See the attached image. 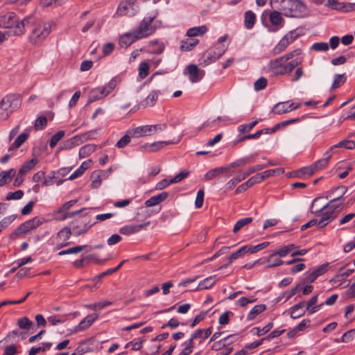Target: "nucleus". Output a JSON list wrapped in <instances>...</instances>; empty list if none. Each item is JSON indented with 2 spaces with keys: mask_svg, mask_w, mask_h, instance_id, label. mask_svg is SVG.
I'll return each instance as SVG.
<instances>
[{
  "mask_svg": "<svg viewBox=\"0 0 355 355\" xmlns=\"http://www.w3.org/2000/svg\"><path fill=\"white\" fill-rule=\"evenodd\" d=\"M171 144H173V142L168 141H156L151 144H146L144 146V148L146 149L148 152H155L158 150L162 148L164 146L166 145H169Z\"/></svg>",
  "mask_w": 355,
  "mask_h": 355,
  "instance_id": "c756f323",
  "label": "nucleus"
},
{
  "mask_svg": "<svg viewBox=\"0 0 355 355\" xmlns=\"http://www.w3.org/2000/svg\"><path fill=\"white\" fill-rule=\"evenodd\" d=\"M252 218L251 217H248V218H242V219H240L239 220L236 224L234 225V227L233 228V232L234 233H236L237 232H239L241 228H243V227H245V225L250 224L252 221Z\"/></svg>",
  "mask_w": 355,
  "mask_h": 355,
  "instance_id": "a18cd8bd",
  "label": "nucleus"
},
{
  "mask_svg": "<svg viewBox=\"0 0 355 355\" xmlns=\"http://www.w3.org/2000/svg\"><path fill=\"white\" fill-rule=\"evenodd\" d=\"M65 132L64 130H60L53 135L49 141V146L53 148L64 137Z\"/></svg>",
  "mask_w": 355,
  "mask_h": 355,
  "instance_id": "49530a36",
  "label": "nucleus"
},
{
  "mask_svg": "<svg viewBox=\"0 0 355 355\" xmlns=\"http://www.w3.org/2000/svg\"><path fill=\"white\" fill-rule=\"evenodd\" d=\"M103 173L102 171H94L92 173V188L94 189H98L101 184V182H102V178H101V174Z\"/></svg>",
  "mask_w": 355,
  "mask_h": 355,
  "instance_id": "37998d69",
  "label": "nucleus"
},
{
  "mask_svg": "<svg viewBox=\"0 0 355 355\" xmlns=\"http://www.w3.org/2000/svg\"><path fill=\"white\" fill-rule=\"evenodd\" d=\"M105 98L103 95V92L102 91L101 87L94 88L92 89L88 96V103H93L96 101H99Z\"/></svg>",
  "mask_w": 355,
  "mask_h": 355,
  "instance_id": "cd10ccee",
  "label": "nucleus"
},
{
  "mask_svg": "<svg viewBox=\"0 0 355 355\" xmlns=\"http://www.w3.org/2000/svg\"><path fill=\"white\" fill-rule=\"evenodd\" d=\"M157 14V12H155L144 17L137 30L122 35L119 40L120 44H132L139 39L150 35L155 31V28L151 24Z\"/></svg>",
  "mask_w": 355,
  "mask_h": 355,
  "instance_id": "f03ea898",
  "label": "nucleus"
},
{
  "mask_svg": "<svg viewBox=\"0 0 355 355\" xmlns=\"http://www.w3.org/2000/svg\"><path fill=\"white\" fill-rule=\"evenodd\" d=\"M294 53L299 54L300 51L295 50L293 53H290L271 62L270 66L272 73L276 75H283L291 72L295 67H297L300 63L298 59H294L289 62H287L289 59L293 57Z\"/></svg>",
  "mask_w": 355,
  "mask_h": 355,
  "instance_id": "7ed1b4c3",
  "label": "nucleus"
},
{
  "mask_svg": "<svg viewBox=\"0 0 355 355\" xmlns=\"http://www.w3.org/2000/svg\"><path fill=\"white\" fill-rule=\"evenodd\" d=\"M204 196H205V193L202 189H200L197 192V195H196V200H195V206L196 208L199 209V208L202 207V206L203 205V202H204Z\"/></svg>",
  "mask_w": 355,
  "mask_h": 355,
  "instance_id": "13d9d810",
  "label": "nucleus"
},
{
  "mask_svg": "<svg viewBox=\"0 0 355 355\" xmlns=\"http://www.w3.org/2000/svg\"><path fill=\"white\" fill-rule=\"evenodd\" d=\"M73 234L71 228L65 227L61 229L56 234V249H60L68 245L70 243L68 241Z\"/></svg>",
  "mask_w": 355,
  "mask_h": 355,
  "instance_id": "f8f14e48",
  "label": "nucleus"
},
{
  "mask_svg": "<svg viewBox=\"0 0 355 355\" xmlns=\"http://www.w3.org/2000/svg\"><path fill=\"white\" fill-rule=\"evenodd\" d=\"M277 8L288 17H302L306 12V6L298 0H280Z\"/></svg>",
  "mask_w": 355,
  "mask_h": 355,
  "instance_id": "39448f33",
  "label": "nucleus"
},
{
  "mask_svg": "<svg viewBox=\"0 0 355 355\" xmlns=\"http://www.w3.org/2000/svg\"><path fill=\"white\" fill-rule=\"evenodd\" d=\"M284 173V168H275V169H270V170L265 171L262 172L261 174L263 175V179L265 180L266 178H268L269 177L277 176L281 174H283Z\"/></svg>",
  "mask_w": 355,
  "mask_h": 355,
  "instance_id": "09e8293b",
  "label": "nucleus"
},
{
  "mask_svg": "<svg viewBox=\"0 0 355 355\" xmlns=\"http://www.w3.org/2000/svg\"><path fill=\"white\" fill-rule=\"evenodd\" d=\"M328 266L329 263H326L318 266L312 272H306V276L304 278V282H313L319 276L322 275L327 271Z\"/></svg>",
  "mask_w": 355,
  "mask_h": 355,
  "instance_id": "dca6fc26",
  "label": "nucleus"
},
{
  "mask_svg": "<svg viewBox=\"0 0 355 355\" xmlns=\"http://www.w3.org/2000/svg\"><path fill=\"white\" fill-rule=\"evenodd\" d=\"M131 137H132L131 135L128 132L127 135H124L117 141L116 146L119 148H124L130 142Z\"/></svg>",
  "mask_w": 355,
  "mask_h": 355,
  "instance_id": "6e6d98bb",
  "label": "nucleus"
},
{
  "mask_svg": "<svg viewBox=\"0 0 355 355\" xmlns=\"http://www.w3.org/2000/svg\"><path fill=\"white\" fill-rule=\"evenodd\" d=\"M189 80L192 83L199 82L205 76V71L200 69L196 64L187 66Z\"/></svg>",
  "mask_w": 355,
  "mask_h": 355,
  "instance_id": "ddd939ff",
  "label": "nucleus"
},
{
  "mask_svg": "<svg viewBox=\"0 0 355 355\" xmlns=\"http://www.w3.org/2000/svg\"><path fill=\"white\" fill-rule=\"evenodd\" d=\"M14 220H15L14 216H9L3 218L0 221V230L2 231L3 229L7 227L10 224H11Z\"/></svg>",
  "mask_w": 355,
  "mask_h": 355,
  "instance_id": "774afa93",
  "label": "nucleus"
},
{
  "mask_svg": "<svg viewBox=\"0 0 355 355\" xmlns=\"http://www.w3.org/2000/svg\"><path fill=\"white\" fill-rule=\"evenodd\" d=\"M116 86V80L114 79H112L106 85H105L103 87H101L102 91L103 92L104 96L106 97L108 94H110L114 89Z\"/></svg>",
  "mask_w": 355,
  "mask_h": 355,
  "instance_id": "8fccbe9b",
  "label": "nucleus"
},
{
  "mask_svg": "<svg viewBox=\"0 0 355 355\" xmlns=\"http://www.w3.org/2000/svg\"><path fill=\"white\" fill-rule=\"evenodd\" d=\"M19 327L23 329H28L32 325V322L26 317H23L18 320Z\"/></svg>",
  "mask_w": 355,
  "mask_h": 355,
  "instance_id": "680f3d73",
  "label": "nucleus"
},
{
  "mask_svg": "<svg viewBox=\"0 0 355 355\" xmlns=\"http://www.w3.org/2000/svg\"><path fill=\"white\" fill-rule=\"evenodd\" d=\"M148 126L149 128V132H150V135L156 133L157 132L163 131L166 128V124H165V123L150 125Z\"/></svg>",
  "mask_w": 355,
  "mask_h": 355,
  "instance_id": "bf43d9fd",
  "label": "nucleus"
},
{
  "mask_svg": "<svg viewBox=\"0 0 355 355\" xmlns=\"http://www.w3.org/2000/svg\"><path fill=\"white\" fill-rule=\"evenodd\" d=\"M212 333V328L209 327L206 329H198L196 330L191 335L193 336V338H200L202 339H205L208 338Z\"/></svg>",
  "mask_w": 355,
  "mask_h": 355,
  "instance_id": "58836bf2",
  "label": "nucleus"
},
{
  "mask_svg": "<svg viewBox=\"0 0 355 355\" xmlns=\"http://www.w3.org/2000/svg\"><path fill=\"white\" fill-rule=\"evenodd\" d=\"M214 278L215 276H210L200 281L196 290L200 291L211 288L216 282Z\"/></svg>",
  "mask_w": 355,
  "mask_h": 355,
  "instance_id": "7c9ffc66",
  "label": "nucleus"
},
{
  "mask_svg": "<svg viewBox=\"0 0 355 355\" xmlns=\"http://www.w3.org/2000/svg\"><path fill=\"white\" fill-rule=\"evenodd\" d=\"M266 167L264 164H258L256 166H253L249 167L244 170H241L238 172V175L240 176L241 180H245L247 177L250 175L252 173H254L257 171H261Z\"/></svg>",
  "mask_w": 355,
  "mask_h": 355,
  "instance_id": "412c9836",
  "label": "nucleus"
},
{
  "mask_svg": "<svg viewBox=\"0 0 355 355\" xmlns=\"http://www.w3.org/2000/svg\"><path fill=\"white\" fill-rule=\"evenodd\" d=\"M227 170V168L224 167H218L215 168L212 170L209 171L205 175V178L207 180H211L214 179L216 175L223 173L224 171H226Z\"/></svg>",
  "mask_w": 355,
  "mask_h": 355,
  "instance_id": "c03bdc74",
  "label": "nucleus"
},
{
  "mask_svg": "<svg viewBox=\"0 0 355 355\" xmlns=\"http://www.w3.org/2000/svg\"><path fill=\"white\" fill-rule=\"evenodd\" d=\"M83 250V247H79V245L73 246L72 248H69L68 249L60 251L58 252V255L62 256L65 254H77Z\"/></svg>",
  "mask_w": 355,
  "mask_h": 355,
  "instance_id": "864d4df0",
  "label": "nucleus"
},
{
  "mask_svg": "<svg viewBox=\"0 0 355 355\" xmlns=\"http://www.w3.org/2000/svg\"><path fill=\"white\" fill-rule=\"evenodd\" d=\"M333 9L348 12L355 10V3H342L338 1L336 4L333 6Z\"/></svg>",
  "mask_w": 355,
  "mask_h": 355,
  "instance_id": "a19ab883",
  "label": "nucleus"
},
{
  "mask_svg": "<svg viewBox=\"0 0 355 355\" xmlns=\"http://www.w3.org/2000/svg\"><path fill=\"white\" fill-rule=\"evenodd\" d=\"M168 196L167 192H162L158 195L152 196L145 202L146 207H150L158 205L161 202L164 201Z\"/></svg>",
  "mask_w": 355,
  "mask_h": 355,
  "instance_id": "4be33fe9",
  "label": "nucleus"
},
{
  "mask_svg": "<svg viewBox=\"0 0 355 355\" xmlns=\"http://www.w3.org/2000/svg\"><path fill=\"white\" fill-rule=\"evenodd\" d=\"M315 172H314V171H313V169L312 168V166L310 165V166H308L302 167L300 169H299L297 171H295V176H296L297 178H302L304 175L311 176Z\"/></svg>",
  "mask_w": 355,
  "mask_h": 355,
  "instance_id": "de8ad7c7",
  "label": "nucleus"
},
{
  "mask_svg": "<svg viewBox=\"0 0 355 355\" xmlns=\"http://www.w3.org/2000/svg\"><path fill=\"white\" fill-rule=\"evenodd\" d=\"M236 335H230L214 343V344L211 347V349L215 350V351H218V350L221 349L223 347H224L226 345V344L224 343V341L229 340L230 338L234 337Z\"/></svg>",
  "mask_w": 355,
  "mask_h": 355,
  "instance_id": "3c124183",
  "label": "nucleus"
},
{
  "mask_svg": "<svg viewBox=\"0 0 355 355\" xmlns=\"http://www.w3.org/2000/svg\"><path fill=\"white\" fill-rule=\"evenodd\" d=\"M48 322L51 325H56L60 323H63L66 321L67 317L66 316H59L58 318L56 316H50L47 318Z\"/></svg>",
  "mask_w": 355,
  "mask_h": 355,
  "instance_id": "338daca9",
  "label": "nucleus"
},
{
  "mask_svg": "<svg viewBox=\"0 0 355 355\" xmlns=\"http://www.w3.org/2000/svg\"><path fill=\"white\" fill-rule=\"evenodd\" d=\"M132 137H140L150 135L148 125H142L137 127L132 130L128 131Z\"/></svg>",
  "mask_w": 355,
  "mask_h": 355,
  "instance_id": "a878e982",
  "label": "nucleus"
},
{
  "mask_svg": "<svg viewBox=\"0 0 355 355\" xmlns=\"http://www.w3.org/2000/svg\"><path fill=\"white\" fill-rule=\"evenodd\" d=\"M159 93V91H152L146 98L143 104L144 107L153 106L157 101Z\"/></svg>",
  "mask_w": 355,
  "mask_h": 355,
  "instance_id": "473e14b6",
  "label": "nucleus"
},
{
  "mask_svg": "<svg viewBox=\"0 0 355 355\" xmlns=\"http://www.w3.org/2000/svg\"><path fill=\"white\" fill-rule=\"evenodd\" d=\"M139 11L136 0H124L118 6L116 15L119 16H134Z\"/></svg>",
  "mask_w": 355,
  "mask_h": 355,
  "instance_id": "0eeeda50",
  "label": "nucleus"
},
{
  "mask_svg": "<svg viewBox=\"0 0 355 355\" xmlns=\"http://www.w3.org/2000/svg\"><path fill=\"white\" fill-rule=\"evenodd\" d=\"M92 163V161L91 159L83 162L80 166L69 177L68 180H74L82 175L84 172L91 166Z\"/></svg>",
  "mask_w": 355,
  "mask_h": 355,
  "instance_id": "393cba45",
  "label": "nucleus"
},
{
  "mask_svg": "<svg viewBox=\"0 0 355 355\" xmlns=\"http://www.w3.org/2000/svg\"><path fill=\"white\" fill-rule=\"evenodd\" d=\"M51 32V24L48 22L40 24L33 30L29 35V40L32 43L42 42Z\"/></svg>",
  "mask_w": 355,
  "mask_h": 355,
  "instance_id": "6e6552de",
  "label": "nucleus"
},
{
  "mask_svg": "<svg viewBox=\"0 0 355 355\" xmlns=\"http://www.w3.org/2000/svg\"><path fill=\"white\" fill-rule=\"evenodd\" d=\"M340 198L341 197L334 198L330 200L329 203L322 206L318 205V202L322 199V198H316L314 199L312 202V209L311 211L316 216H320V220L318 219V228H323L337 217V209L341 205L336 202L340 199Z\"/></svg>",
  "mask_w": 355,
  "mask_h": 355,
  "instance_id": "f257e3e1",
  "label": "nucleus"
},
{
  "mask_svg": "<svg viewBox=\"0 0 355 355\" xmlns=\"http://www.w3.org/2000/svg\"><path fill=\"white\" fill-rule=\"evenodd\" d=\"M15 175V171L11 168L8 171H3L0 173V187L4 186L10 182Z\"/></svg>",
  "mask_w": 355,
  "mask_h": 355,
  "instance_id": "c85d7f7f",
  "label": "nucleus"
},
{
  "mask_svg": "<svg viewBox=\"0 0 355 355\" xmlns=\"http://www.w3.org/2000/svg\"><path fill=\"white\" fill-rule=\"evenodd\" d=\"M325 157L321 159L318 160L313 164H311L312 168L315 173L316 171L322 169L324 168L329 163V160L330 159L331 155L329 151H327L324 154Z\"/></svg>",
  "mask_w": 355,
  "mask_h": 355,
  "instance_id": "bb28decb",
  "label": "nucleus"
},
{
  "mask_svg": "<svg viewBox=\"0 0 355 355\" xmlns=\"http://www.w3.org/2000/svg\"><path fill=\"white\" fill-rule=\"evenodd\" d=\"M273 327V323L269 322L262 329L259 327H254L252 329L251 332L253 334L257 335L258 336H263L268 333Z\"/></svg>",
  "mask_w": 355,
  "mask_h": 355,
  "instance_id": "79ce46f5",
  "label": "nucleus"
},
{
  "mask_svg": "<svg viewBox=\"0 0 355 355\" xmlns=\"http://www.w3.org/2000/svg\"><path fill=\"white\" fill-rule=\"evenodd\" d=\"M38 162L37 159L33 158L28 161L25 162L19 169L20 174L26 175L30 171Z\"/></svg>",
  "mask_w": 355,
  "mask_h": 355,
  "instance_id": "f704fd0d",
  "label": "nucleus"
},
{
  "mask_svg": "<svg viewBox=\"0 0 355 355\" xmlns=\"http://www.w3.org/2000/svg\"><path fill=\"white\" fill-rule=\"evenodd\" d=\"M45 222L42 218L35 217L22 224L16 230V234H25L31 230H35Z\"/></svg>",
  "mask_w": 355,
  "mask_h": 355,
  "instance_id": "9d476101",
  "label": "nucleus"
},
{
  "mask_svg": "<svg viewBox=\"0 0 355 355\" xmlns=\"http://www.w3.org/2000/svg\"><path fill=\"white\" fill-rule=\"evenodd\" d=\"M258 123V121H254L249 123L241 125L239 127V130L241 133H245L250 131Z\"/></svg>",
  "mask_w": 355,
  "mask_h": 355,
  "instance_id": "052dcab7",
  "label": "nucleus"
},
{
  "mask_svg": "<svg viewBox=\"0 0 355 355\" xmlns=\"http://www.w3.org/2000/svg\"><path fill=\"white\" fill-rule=\"evenodd\" d=\"M306 302L302 301L290 309L291 317L293 319H297L304 315L306 313V309H304L305 307Z\"/></svg>",
  "mask_w": 355,
  "mask_h": 355,
  "instance_id": "aec40b11",
  "label": "nucleus"
},
{
  "mask_svg": "<svg viewBox=\"0 0 355 355\" xmlns=\"http://www.w3.org/2000/svg\"><path fill=\"white\" fill-rule=\"evenodd\" d=\"M266 309L265 304H258L254 306L249 312L247 316L248 320H253L257 315L264 311Z\"/></svg>",
  "mask_w": 355,
  "mask_h": 355,
  "instance_id": "e433bc0d",
  "label": "nucleus"
},
{
  "mask_svg": "<svg viewBox=\"0 0 355 355\" xmlns=\"http://www.w3.org/2000/svg\"><path fill=\"white\" fill-rule=\"evenodd\" d=\"M98 318V314L94 313L86 316L80 323L73 329V332H78L87 329Z\"/></svg>",
  "mask_w": 355,
  "mask_h": 355,
  "instance_id": "f3484780",
  "label": "nucleus"
},
{
  "mask_svg": "<svg viewBox=\"0 0 355 355\" xmlns=\"http://www.w3.org/2000/svg\"><path fill=\"white\" fill-rule=\"evenodd\" d=\"M336 148H344L346 149L352 150L355 148V142L352 140H343L331 146L328 151L330 152Z\"/></svg>",
  "mask_w": 355,
  "mask_h": 355,
  "instance_id": "4c0bfd02",
  "label": "nucleus"
},
{
  "mask_svg": "<svg viewBox=\"0 0 355 355\" xmlns=\"http://www.w3.org/2000/svg\"><path fill=\"white\" fill-rule=\"evenodd\" d=\"M225 51L223 46H213L203 53L205 64H209L218 60Z\"/></svg>",
  "mask_w": 355,
  "mask_h": 355,
  "instance_id": "9b49d317",
  "label": "nucleus"
},
{
  "mask_svg": "<svg viewBox=\"0 0 355 355\" xmlns=\"http://www.w3.org/2000/svg\"><path fill=\"white\" fill-rule=\"evenodd\" d=\"M304 35V29L302 28H297L295 30L290 31L287 33L281 40L282 44L285 43H292L296 40L297 38Z\"/></svg>",
  "mask_w": 355,
  "mask_h": 355,
  "instance_id": "6ab92c4d",
  "label": "nucleus"
},
{
  "mask_svg": "<svg viewBox=\"0 0 355 355\" xmlns=\"http://www.w3.org/2000/svg\"><path fill=\"white\" fill-rule=\"evenodd\" d=\"M255 19V14L251 10L247 11L245 13V26L248 29L252 28L254 24Z\"/></svg>",
  "mask_w": 355,
  "mask_h": 355,
  "instance_id": "ea45409f",
  "label": "nucleus"
},
{
  "mask_svg": "<svg viewBox=\"0 0 355 355\" xmlns=\"http://www.w3.org/2000/svg\"><path fill=\"white\" fill-rule=\"evenodd\" d=\"M96 146L93 144H89L83 146L79 150V157L85 158L90 155L96 150Z\"/></svg>",
  "mask_w": 355,
  "mask_h": 355,
  "instance_id": "72a5a7b5",
  "label": "nucleus"
},
{
  "mask_svg": "<svg viewBox=\"0 0 355 355\" xmlns=\"http://www.w3.org/2000/svg\"><path fill=\"white\" fill-rule=\"evenodd\" d=\"M21 105L19 95L9 94L0 101V121L7 120Z\"/></svg>",
  "mask_w": 355,
  "mask_h": 355,
  "instance_id": "20e7f679",
  "label": "nucleus"
},
{
  "mask_svg": "<svg viewBox=\"0 0 355 355\" xmlns=\"http://www.w3.org/2000/svg\"><path fill=\"white\" fill-rule=\"evenodd\" d=\"M267 85L266 78L261 77L259 78L254 84V87L256 91H260L264 89Z\"/></svg>",
  "mask_w": 355,
  "mask_h": 355,
  "instance_id": "e2e57ef3",
  "label": "nucleus"
},
{
  "mask_svg": "<svg viewBox=\"0 0 355 355\" xmlns=\"http://www.w3.org/2000/svg\"><path fill=\"white\" fill-rule=\"evenodd\" d=\"M90 219L87 216L80 217L73 222L72 232L76 236L86 233L92 227Z\"/></svg>",
  "mask_w": 355,
  "mask_h": 355,
  "instance_id": "1a4fd4ad",
  "label": "nucleus"
},
{
  "mask_svg": "<svg viewBox=\"0 0 355 355\" xmlns=\"http://www.w3.org/2000/svg\"><path fill=\"white\" fill-rule=\"evenodd\" d=\"M148 64L146 62H141L139 67V75L141 78H144L148 76Z\"/></svg>",
  "mask_w": 355,
  "mask_h": 355,
  "instance_id": "0e129e2a",
  "label": "nucleus"
},
{
  "mask_svg": "<svg viewBox=\"0 0 355 355\" xmlns=\"http://www.w3.org/2000/svg\"><path fill=\"white\" fill-rule=\"evenodd\" d=\"M263 175L261 173H257V175L251 177L248 181H246L248 182V184L250 185V187H252L253 185H254L255 184H257V183H259L261 182H262L263 180Z\"/></svg>",
  "mask_w": 355,
  "mask_h": 355,
  "instance_id": "69168bd1",
  "label": "nucleus"
},
{
  "mask_svg": "<svg viewBox=\"0 0 355 355\" xmlns=\"http://www.w3.org/2000/svg\"><path fill=\"white\" fill-rule=\"evenodd\" d=\"M24 196V192L21 190H17L15 192H9L6 197V200H19L21 199Z\"/></svg>",
  "mask_w": 355,
  "mask_h": 355,
  "instance_id": "4d7b16f0",
  "label": "nucleus"
},
{
  "mask_svg": "<svg viewBox=\"0 0 355 355\" xmlns=\"http://www.w3.org/2000/svg\"><path fill=\"white\" fill-rule=\"evenodd\" d=\"M29 20L30 18H26L19 22L14 12H8L6 15H0V27L5 28H15V34L19 35L24 33V27L29 22Z\"/></svg>",
  "mask_w": 355,
  "mask_h": 355,
  "instance_id": "423d86ee",
  "label": "nucleus"
},
{
  "mask_svg": "<svg viewBox=\"0 0 355 355\" xmlns=\"http://www.w3.org/2000/svg\"><path fill=\"white\" fill-rule=\"evenodd\" d=\"M318 302V296H313L308 302H306L305 306L306 307V310L309 312L310 314H313L320 310L323 304H320L317 305Z\"/></svg>",
  "mask_w": 355,
  "mask_h": 355,
  "instance_id": "b1692460",
  "label": "nucleus"
},
{
  "mask_svg": "<svg viewBox=\"0 0 355 355\" xmlns=\"http://www.w3.org/2000/svg\"><path fill=\"white\" fill-rule=\"evenodd\" d=\"M296 246L294 244H289L287 245H284L270 254L267 258V262H272V259L275 256H279V257H285L288 254L292 253L293 250L296 249Z\"/></svg>",
  "mask_w": 355,
  "mask_h": 355,
  "instance_id": "2eb2a0df",
  "label": "nucleus"
},
{
  "mask_svg": "<svg viewBox=\"0 0 355 355\" xmlns=\"http://www.w3.org/2000/svg\"><path fill=\"white\" fill-rule=\"evenodd\" d=\"M28 133L23 132L20 134L15 140L14 143L9 147L8 150H12L14 148H19L28 139Z\"/></svg>",
  "mask_w": 355,
  "mask_h": 355,
  "instance_id": "c9c22d12",
  "label": "nucleus"
},
{
  "mask_svg": "<svg viewBox=\"0 0 355 355\" xmlns=\"http://www.w3.org/2000/svg\"><path fill=\"white\" fill-rule=\"evenodd\" d=\"M291 111H292V109L290 101L277 103L272 109V112L277 114H282Z\"/></svg>",
  "mask_w": 355,
  "mask_h": 355,
  "instance_id": "5701e85b",
  "label": "nucleus"
},
{
  "mask_svg": "<svg viewBox=\"0 0 355 355\" xmlns=\"http://www.w3.org/2000/svg\"><path fill=\"white\" fill-rule=\"evenodd\" d=\"M269 21L271 24L272 28L270 31H275L283 27L284 20L282 17L281 12L277 10L270 12L269 15Z\"/></svg>",
  "mask_w": 355,
  "mask_h": 355,
  "instance_id": "4468645a",
  "label": "nucleus"
},
{
  "mask_svg": "<svg viewBox=\"0 0 355 355\" xmlns=\"http://www.w3.org/2000/svg\"><path fill=\"white\" fill-rule=\"evenodd\" d=\"M114 50V46H101V52L97 55V60L110 55Z\"/></svg>",
  "mask_w": 355,
  "mask_h": 355,
  "instance_id": "603ef678",
  "label": "nucleus"
},
{
  "mask_svg": "<svg viewBox=\"0 0 355 355\" xmlns=\"http://www.w3.org/2000/svg\"><path fill=\"white\" fill-rule=\"evenodd\" d=\"M47 124V119L45 116H39L35 122V129L37 130H42Z\"/></svg>",
  "mask_w": 355,
  "mask_h": 355,
  "instance_id": "5fc2aeb1",
  "label": "nucleus"
},
{
  "mask_svg": "<svg viewBox=\"0 0 355 355\" xmlns=\"http://www.w3.org/2000/svg\"><path fill=\"white\" fill-rule=\"evenodd\" d=\"M149 225H150V221H148L143 224L125 225V226L120 228L119 232L121 234H124V235L132 234L139 232L141 230L146 227Z\"/></svg>",
  "mask_w": 355,
  "mask_h": 355,
  "instance_id": "a211bd4d",
  "label": "nucleus"
},
{
  "mask_svg": "<svg viewBox=\"0 0 355 355\" xmlns=\"http://www.w3.org/2000/svg\"><path fill=\"white\" fill-rule=\"evenodd\" d=\"M207 31V27L205 25L192 27L188 29L187 35L189 37L199 36L205 34Z\"/></svg>",
  "mask_w": 355,
  "mask_h": 355,
  "instance_id": "2f4dec72",
  "label": "nucleus"
}]
</instances>
